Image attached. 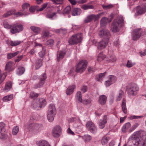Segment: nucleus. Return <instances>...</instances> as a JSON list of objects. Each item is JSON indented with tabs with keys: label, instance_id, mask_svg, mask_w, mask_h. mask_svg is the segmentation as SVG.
<instances>
[{
	"label": "nucleus",
	"instance_id": "1",
	"mask_svg": "<svg viewBox=\"0 0 146 146\" xmlns=\"http://www.w3.org/2000/svg\"><path fill=\"white\" fill-rule=\"evenodd\" d=\"M127 144L128 146H146V132L138 131L130 137Z\"/></svg>",
	"mask_w": 146,
	"mask_h": 146
},
{
	"label": "nucleus",
	"instance_id": "2",
	"mask_svg": "<svg viewBox=\"0 0 146 146\" xmlns=\"http://www.w3.org/2000/svg\"><path fill=\"white\" fill-rule=\"evenodd\" d=\"M124 24L123 17L121 16L113 21L112 24V31L114 33L118 32L119 28L122 27Z\"/></svg>",
	"mask_w": 146,
	"mask_h": 146
},
{
	"label": "nucleus",
	"instance_id": "3",
	"mask_svg": "<svg viewBox=\"0 0 146 146\" xmlns=\"http://www.w3.org/2000/svg\"><path fill=\"white\" fill-rule=\"evenodd\" d=\"M139 88L137 84L134 83L129 84L126 87V91L128 95L134 96L137 93Z\"/></svg>",
	"mask_w": 146,
	"mask_h": 146
},
{
	"label": "nucleus",
	"instance_id": "4",
	"mask_svg": "<svg viewBox=\"0 0 146 146\" xmlns=\"http://www.w3.org/2000/svg\"><path fill=\"white\" fill-rule=\"evenodd\" d=\"M88 64V61L85 60H81L76 66L75 71L77 73H82L86 70Z\"/></svg>",
	"mask_w": 146,
	"mask_h": 146
},
{
	"label": "nucleus",
	"instance_id": "5",
	"mask_svg": "<svg viewBox=\"0 0 146 146\" xmlns=\"http://www.w3.org/2000/svg\"><path fill=\"white\" fill-rule=\"evenodd\" d=\"M56 113L55 106L53 104H50L49 106L47 112V117L50 122H52L54 119V117Z\"/></svg>",
	"mask_w": 146,
	"mask_h": 146
},
{
	"label": "nucleus",
	"instance_id": "6",
	"mask_svg": "<svg viewBox=\"0 0 146 146\" xmlns=\"http://www.w3.org/2000/svg\"><path fill=\"white\" fill-rule=\"evenodd\" d=\"M25 129L29 131L33 130L36 132H38L42 129V125L38 123L30 124L28 125H25Z\"/></svg>",
	"mask_w": 146,
	"mask_h": 146
},
{
	"label": "nucleus",
	"instance_id": "7",
	"mask_svg": "<svg viewBox=\"0 0 146 146\" xmlns=\"http://www.w3.org/2000/svg\"><path fill=\"white\" fill-rule=\"evenodd\" d=\"M82 40V34L78 33L72 35L68 40L70 44H76L81 42Z\"/></svg>",
	"mask_w": 146,
	"mask_h": 146
},
{
	"label": "nucleus",
	"instance_id": "8",
	"mask_svg": "<svg viewBox=\"0 0 146 146\" xmlns=\"http://www.w3.org/2000/svg\"><path fill=\"white\" fill-rule=\"evenodd\" d=\"M143 32L141 28H137L133 30L131 33L132 39L134 41H137L139 39L143 34Z\"/></svg>",
	"mask_w": 146,
	"mask_h": 146
},
{
	"label": "nucleus",
	"instance_id": "9",
	"mask_svg": "<svg viewBox=\"0 0 146 146\" xmlns=\"http://www.w3.org/2000/svg\"><path fill=\"white\" fill-rule=\"evenodd\" d=\"M23 28V25L20 24H15L12 25L10 28V32L15 34L22 31Z\"/></svg>",
	"mask_w": 146,
	"mask_h": 146
},
{
	"label": "nucleus",
	"instance_id": "10",
	"mask_svg": "<svg viewBox=\"0 0 146 146\" xmlns=\"http://www.w3.org/2000/svg\"><path fill=\"white\" fill-rule=\"evenodd\" d=\"M76 97L77 100L80 102L82 103L85 105L91 104L92 100L91 98H89L87 99L82 100V94L80 91H78L76 95Z\"/></svg>",
	"mask_w": 146,
	"mask_h": 146
},
{
	"label": "nucleus",
	"instance_id": "11",
	"mask_svg": "<svg viewBox=\"0 0 146 146\" xmlns=\"http://www.w3.org/2000/svg\"><path fill=\"white\" fill-rule=\"evenodd\" d=\"M99 35L101 37L104 38L103 39L106 40H109L111 36L109 31L105 29L101 30L99 33Z\"/></svg>",
	"mask_w": 146,
	"mask_h": 146
},
{
	"label": "nucleus",
	"instance_id": "12",
	"mask_svg": "<svg viewBox=\"0 0 146 146\" xmlns=\"http://www.w3.org/2000/svg\"><path fill=\"white\" fill-rule=\"evenodd\" d=\"M7 135L5 124L2 122L0 123V138L5 139Z\"/></svg>",
	"mask_w": 146,
	"mask_h": 146
},
{
	"label": "nucleus",
	"instance_id": "13",
	"mask_svg": "<svg viewBox=\"0 0 146 146\" xmlns=\"http://www.w3.org/2000/svg\"><path fill=\"white\" fill-rule=\"evenodd\" d=\"M86 126L89 131L93 134L97 132V129L94 124L91 121H89L86 123Z\"/></svg>",
	"mask_w": 146,
	"mask_h": 146
},
{
	"label": "nucleus",
	"instance_id": "14",
	"mask_svg": "<svg viewBox=\"0 0 146 146\" xmlns=\"http://www.w3.org/2000/svg\"><path fill=\"white\" fill-rule=\"evenodd\" d=\"M100 14L96 16L92 14L87 16L84 20V22L85 23H88L91 22L94 19L97 20L100 16Z\"/></svg>",
	"mask_w": 146,
	"mask_h": 146
},
{
	"label": "nucleus",
	"instance_id": "15",
	"mask_svg": "<svg viewBox=\"0 0 146 146\" xmlns=\"http://www.w3.org/2000/svg\"><path fill=\"white\" fill-rule=\"evenodd\" d=\"M61 129L60 126L57 125L53 129L52 131V135L55 137H59L61 133Z\"/></svg>",
	"mask_w": 146,
	"mask_h": 146
},
{
	"label": "nucleus",
	"instance_id": "16",
	"mask_svg": "<svg viewBox=\"0 0 146 146\" xmlns=\"http://www.w3.org/2000/svg\"><path fill=\"white\" fill-rule=\"evenodd\" d=\"M109 40L103 39L100 41L98 44V48L99 50H101L105 48L107 45Z\"/></svg>",
	"mask_w": 146,
	"mask_h": 146
},
{
	"label": "nucleus",
	"instance_id": "17",
	"mask_svg": "<svg viewBox=\"0 0 146 146\" xmlns=\"http://www.w3.org/2000/svg\"><path fill=\"white\" fill-rule=\"evenodd\" d=\"M107 116L105 115L102 119L100 120L98 125L100 128L103 129L105 127V124L107 123Z\"/></svg>",
	"mask_w": 146,
	"mask_h": 146
},
{
	"label": "nucleus",
	"instance_id": "18",
	"mask_svg": "<svg viewBox=\"0 0 146 146\" xmlns=\"http://www.w3.org/2000/svg\"><path fill=\"white\" fill-rule=\"evenodd\" d=\"M146 11V6L145 5L138 6L136 9V12L138 15L144 14Z\"/></svg>",
	"mask_w": 146,
	"mask_h": 146
},
{
	"label": "nucleus",
	"instance_id": "19",
	"mask_svg": "<svg viewBox=\"0 0 146 146\" xmlns=\"http://www.w3.org/2000/svg\"><path fill=\"white\" fill-rule=\"evenodd\" d=\"M107 100V97L104 95L99 96L98 100V103L101 105H103L106 103Z\"/></svg>",
	"mask_w": 146,
	"mask_h": 146
},
{
	"label": "nucleus",
	"instance_id": "20",
	"mask_svg": "<svg viewBox=\"0 0 146 146\" xmlns=\"http://www.w3.org/2000/svg\"><path fill=\"white\" fill-rule=\"evenodd\" d=\"M82 12L81 10L79 8H74L72 11V14L74 16L79 15Z\"/></svg>",
	"mask_w": 146,
	"mask_h": 146
},
{
	"label": "nucleus",
	"instance_id": "21",
	"mask_svg": "<svg viewBox=\"0 0 146 146\" xmlns=\"http://www.w3.org/2000/svg\"><path fill=\"white\" fill-rule=\"evenodd\" d=\"M13 64L11 62H7L5 66V70L9 72L12 71L14 69L12 68Z\"/></svg>",
	"mask_w": 146,
	"mask_h": 146
},
{
	"label": "nucleus",
	"instance_id": "22",
	"mask_svg": "<svg viewBox=\"0 0 146 146\" xmlns=\"http://www.w3.org/2000/svg\"><path fill=\"white\" fill-rule=\"evenodd\" d=\"M76 86L75 85H72L69 86L67 89L66 93L68 95H70L74 92V90Z\"/></svg>",
	"mask_w": 146,
	"mask_h": 146
},
{
	"label": "nucleus",
	"instance_id": "23",
	"mask_svg": "<svg viewBox=\"0 0 146 146\" xmlns=\"http://www.w3.org/2000/svg\"><path fill=\"white\" fill-rule=\"evenodd\" d=\"M31 105L34 109L36 110H38L40 108L37 100H33L32 103Z\"/></svg>",
	"mask_w": 146,
	"mask_h": 146
},
{
	"label": "nucleus",
	"instance_id": "24",
	"mask_svg": "<svg viewBox=\"0 0 146 146\" xmlns=\"http://www.w3.org/2000/svg\"><path fill=\"white\" fill-rule=\"evenodd\" d=\"M36 144L37 146H51L47 141L44 140L40 141Z\"/></svg>",
	"mask_w": 146,
	"mask_h": 146
},
{
	"label": "nucleus",
	"instance_id": "25",
	"mask_svg": "<svg viewBox=\"0 0 146 146\" xmlns=\"http://www.w3.org/2000/svg\"><path fill=\"white\" fill-rule=\"evenodd\" d=\"M121 107L124 113L126 114L127 113V109L126 107V99L123 98L122 100L121 104Z\"/></svg>",
	"mask_w": 146,
	"mask_h": 146
},
{
	"label": "nucleus",
	"instance_id": "26",
	"mask_svg": "<svg viewBox=\"0 0 146 146\" xmlns=\"http://www.w3.org/2000/svg\"><path fill=\"white\" fill-rule=\"evenodd\" d=\"M68 121L70 122H75L77 123H80L81 122L79 118L78 117L70 118Z\"/></svg>",
	"mask_w": 146,
	"mask_h": 146
},
{
	"label": "nucleus",
	"instance_id": "27",
	"mask_svg": "<svg viewBox=\"0 0 146 146\" xmlns=\"http://www.w3.org/2000/svg\"><path fill=\"white\" fill-rule=\"evenodd\" d=\"M39 104L40 106V108L44 107L46 105V100L42 98H40L38 100Z\"/></svg>",
	"mask_w": 146,
	"mask_h": 146
},
{
	"label": "nucleus",
	"instance_id": "28",
	"mask_svg": "<svg viewBox=\"0 0 146 146\" xmlns=\"http://www.w3.org/2000/svg\"><path fill=\"white\" fill-rule=\"evenodd\" d=\"M110 137L106 136H104L102 138L101 140V143L102 145H105L107 144L109 140H110Z\"/></svg>",
	"mask_w": 146,
	"mask_h": 146
},
{
	"label": "nucleus",
	"instance_id": "29",
	"mask_svg": "<svg viewBox=\"0 0 146 146\" xmlns=\"http://www.w3.org/2000/svg\"><path fill=\"white\" fill-rule=\"evenodd\" d=\"M25 71V68L22 66H20L17 70V74L18 75H21L23 74Z\"/></svg>",
	"mask_w": 146,
	"mask_h": 146
},
{
	"label": "nucleus",
	"instance_id": "30",
	"mask_svg": "<svg viewBox=\"0 0 146 146\" xmlns=\"http://www.w3.org/2000/svg\"><path fill=\"white\" fill-rule=\"evenodd\" d=\"M42 65V60L41 59H38L36 61L35 65V68L38 69L40 68Z\"/></svg>",
	"mask_w": 146,
	"mask_h": 146
},
{
	"label": "nucleus",
	"instance_id": "31",
	"mask_svg": "<svg viewBox=\"0 0 146 146\" xmlns=\"http://www.w3.org/2000/svg\"><path fill=\"white\" fill-rule=\"evenodd\" d=\"M20 52L19 51H17V52L13 53H8L7 54V59H9L15 57Z\"/></svg>",
	"mask_w": 146,
	"mask_h": 146
},
{
	"label": "nucleus",
	"instance_id": "32",
	"mask_svg": "<svg viewBox=\"0 0 146 146\" xmlns=\"http://www.w3.org/2000/svg\"><path fill=\"white\" fill-rule=\"evenodd\" d=\"M65 53L64 52L61 51L59 53V54H57V61L58 62L63 58Z\"/></svg>",
	"mask_w": 146,
	"mask_h": 146
},
{
	"label": "nucleus",
	"instance_id": "33",
	"mask_svg": "<svg viewBox=\"0 0 146 146\" xmlns=\"http://www.w3.org/2000/svg\"><path fill=\"white\" fill-rule=\"evenodd\" d=\"M56 12H53L51 13H48L46 16L47 18L50 19H53L56 17Z\"/></svg>",
	"mask_w": 146,
	"mask_h": 146
},
{
	"label": "nucleus",
	"instance_id": "34",
	"mask_svg": "<svg viewBox=\"0 0 146 146\" xmlns=\"http://www.w3.org/2000/svg\"><path fill=\"white\" fill-rule=\"evenodd\" d=\"M44 81L40 80L39 82L37 83L34 85V88L35 89H37L42 87L44 84Z\"/></svg>",
	"mask_w": 146,
	"mask_h": 146
},
{
	"label": "nucleus",
	"instance_id": "35",
	"mask_svg": "<svg viewBox=\"0 0 146 146\" xmlns=\"http://www.w3.org/2000/svg\"><path fill=\"white\" fill-rule=\"evenodd\" d=\"M131 127V124L129 122L126 123L124 125L122 128V131L123 132H125L126 131Z\"/></svg>",
	"mask_w": 146,
	"mask_h": 146
},
{
	"label": "nucleus",
	"instance_id": "36",
	"mask_svg": "<svg viewBox=\"0 0 146 146\" xmlns=\"http://www.w3.org/2000/svg\"><path fill=\"white\" fill-rule=\"evenodd\" d=\"M106 73V72H105L104 73L99 74L96 77V78L97 81H101L102 80V79L104 77Z\"/></svg>",
	"mask_w": 146,
	"mask_h": 146
},
{
	"label": "nucleus",
	"instance_id": "37",
	"mask_svg": "<svg viewBox=\"0 0 146 146\" xmlns=\"http://www.w3.org/2000/svg\"><path fill=\"white\" fill-rule=\"evenodd\" d=\"M13 98V95L12 94H11L4 97L3 98V100L4 102H7L11 100Z\"/></svg>",
	"mask_w": 146,
	"mask_h": 146
},
{
	"label": "nucleus",
	"instance_id": "38",
	"mask_svg": "<svg viewBox=\"0 0 146 146\" xmlns=\"http://www.w3.org/2000/svg\"><path fill=\"white\" fill-rule=\"evenodd\" d=\"M124 92L122 90H120L118 92V95L116 97V100L117 101H119L122 98Z\"/></svg>",
	"mask_w": 146,
	"mask_h": 146
},
{
	"label": "nucleus",
	"instance_id": "39",
	"mask_svg": "<svg viewBox=\"0 0 146 146\" xmlns=\"http://www.w3.org/2000/svg\"><path fill=\"white\" fill-rule=\"evenodd\" d=\"M22 41L20 40H15L10 41V45L12 46H14L19 45L21 42Z\"/></svg>",
	"mask_w": 146,
	"mask_h": 146
},
{
	"label": "nucleus",
	"instance_id": "40",
	"mask_svg": "<svg viewBox=\"0 0 146 146\" xmlns=\"http://www.w3.org/2000/svg\"><path fill=\"white\" fill-rule=\"evenodd\" d=\"M15 14V10H13L9 11L6 13H5L3 15V17H8L12 15Z\"/></svg>",
	"mask_w": 146,
	"mask_h": 146
},
{
	"label": "nucleus",
	"instance_id": "41",
	"mask_svg": "<svg viewBox=\"0 0 146 146\" xmlns=\"http://www.w3.org/2000/svg\"><path fill=\"white\" fill-rule=\"evenodd\" d=\"M71 8L70 6H67L64 9L63 11V14L64 15L68 14L70 12Z\"/></svg>",
	"mask_w": 146,
	"mask_h": 146
},
{
	"label": "nucleus",
	"instance_id": "42",
	"mask_svg": "<svg viewBox=\"0 0 146 146\" xmlns=\"http://www.w3.org/2000/svg\"><path fill=\"white\" fill-rule=\"evenodd\" d=\"M116 58L115 56L114 55H111L108 57L107 61H109L110 62H113L116 61Z\"/></svg>",
	"mask_w": 146,
	"mask_h": 146
},
{
	"label": "nucleus",
	"instance_id": "43",
	"mask_svg": "<svg viewBox=\"0 0 146 146\" xmlns=\"http://www.w3.org/2000/svg\"><path fill=\"white\" fill-rule=\"evenodd\" d=\"M108 80L112 84L114 83L116 80V78L113 75H110L108 76Z\"/></svg>",
	"mask_w": 146,
	"mask_h": 146
},
{
	"label": "nucleus",
	"instance_id": "44",
	"mask_svg": "<svg viewBox=\"0 0 146 146\" xmlns=\"http://www.w3.org/2000/svg\"><path fill=\"white\" fill-rule=\"evenodd\" d=\"M49 35V32L48 31H43L41 34V37L42 38H48Z\"/></svg>",
	"mask_w": 146,
	"mask_h": 146
},
{
	"label": "nucleus",
	"instance_id": "45",
	"mask_svg": "<svg viewBox=\"0 0 146 146\" xmlns=\"http://www.w3.org/2000/svg\"><path fill=\"white\" fill-rule=\"evenodd\" d=\"M105 57V56L103 54V52H101L98 56L97 60L98 61H101L103 60Z\"/></svg>",
	"mask_w": 146,
	"mask_h": 146
},
{
	"label": "nucleus",
	"instance_id": "46",
	"mask_svg": "<svg viewBox=\"0 0 146 146\" xmlns=\"http://www.w3.org/2000/svg\"><path fill=\"white\" fill-rule=\"evenodd\" d=\"M54 42V40L50 39L47 41L45 42V44L46 45L48 46H52L53 45Z\"/></svg>",
	"mask_w": 146,
	"mask_h": 146
},
{
	"label": "nucleus",
	"instance_id": "47",
	"mask_svg": "<svg viewBox=\"0 0 146 146\" xmlns=\"http://www.w3.org/2000/svg\"><path fill=\"white\" fill-rule=\"evenodd\" d=\"M135 64V62H132L131 60H128L126 66L128 68H130L134 66Z\"/></svg>",
	"mask_w": 146,
	"mask_h": 146
},
{
	"label": "nucleus",
	"instance_id": "48",
	"mask_svg": "<svg viewBox=\"0 0 146 146\" xmlns=\"http://www.w3.org/2000/svg\"><path fill=\"white\" fill-rule=\"evenodd\" d=\"M30 28L34 32L36 33H38L40 31V29L39 27L35 26H31Z\"/></svg>",
	"mask_w": 146,
	"mask_h": 146
},
{
	"label": "nucleus",
	"instance_id": "49",
	"mask_svg": "<svg viewBox=\"0 0 146 146\" xmlns=\"http://www.w3.org/2000/svg\"><path fill=\"white\" fill-rule=\"evenodd\" d=\"M81 8L84 10H87L89 9H92L94 8V7L92 5H83L81 6Z\"/></svg>",
	"mask_w": 146,
	"mask_h": 146
},
{
	"label": "nucleus",
	"instance_id": "50",
	"mask_svg": "<svg viewBox=\"0 0 146 146\" xmlns=\"http://www.w3.org/2000/svg\"><path fill=\"white\" fill-rule=\"evenodd\" d=\"M12 84L11 82H7L5 84V89L6 90H9L11 88Z\"/></svg>",
	"mask_w": 146,
	"mask_h": 146
},
{
	"label": "nucleus",
	"instance_id": "51",
	"mask_svg": "<svg viewBox=\"0 0 146 146\" xmlns=\"http://www.w3.org/2000/svg\"><path fill=\"white\" fill-rule=\"evenodd\" d=\"M4 27L7 29H10L12 25H9L8 22L6 20H4L3 23Z\"/></svg>",
	"mask_w": 146,
	"mask_h": 146
},
{
	"label": "nucleus",
	"instance_id": "52",
	"mask_svg": "<svg viewBox=\"0 0 146 146\" xmlns=\"http://www.w3.org/2000/svg\"><path fill=\"white\" fill-rule=\"evenodd\" d=\"M47 78V76L46 75V74L45 73H44L42 75H41L39 77V79L40 80H42V81L45 82V80Z\"/></svg>",
	"mask_w": 146,
	"mask_h": 146
},
{
	"label": "nucleus",
	"instance_id": "53",
	"mask_svg": "<svg viewBox=\"0 0 146 146\" xmlns=\"http://www.w3.org/2000/svg\"><path fill=\"white\" fill-rule=\"evenodd\" d=\"M46 50L42 48V50L38 53L39 56L41 58H42L45 54Z\"/></svg>",
	"mask_w": 146,
	"mask_h": 146
},
{
	"label": "nucleus",
	"instance_id": "54",
	"mask_svg": "<svg viewBox=\"0 0 146 146\" xmlns=\"http://www.w3.org/2000/svg\"><path fill=\"white\" fill-rule=\"evenodd\" d=\"M19 128L17 126L14 127L13 129L12 133L14 135H16L18 132Z\"/></svg>",
	"mask_w": 146,
	"mask_h": 146
},
{
	"label": "nucleus",
	"instance_id": "55",
	"mask_svg": "<svg viewBox=\"0 0 146 146\" xmlns=\"http://www.w3.org/2000/svg\"><path fill=\"white\" fill-rule=\"evenodd\" d=\"M30 5L29 3H24L22 5L23 11H26V10L27 9L28 7Z\"/></svg>",
	"mask_w": 146,
	"mask_h": 146
},
{
	"label": "nucleus",
	"instance_id": "56",
	"mask_svg": "<svg viewBox=\"0 0 146 146\" xmlns=\"http://www.w3.org/2000/svg\"><path fill=\"white\" fill-rule=\"evenodd\" d=\"M107 19L106 17H103L101 20L100 24L102 25H104L107 23Z\"/></svg>",
	"mask_w": 146,
	"mask_h": 146
},
{
	"label": "nucleus",
	"instance_id": "57",
	"mask_svg": "<svg viewBox=\"0 0 146 146\" xmlns=\"http://www.w3.org/2000/svg\"><path fill=\"white\" fill-rule=\"evenodd\" d=\"M83 137L85 141L87 142L89 141L92 139V137L90 135L88 134L84 135Z\"/></svg>",
	"mask_w": 146,
	"mask_h": 146
},
{
	"label": "nucleus",
	"instance_id": "58",
	"mask_svg": "<svg viewBox=\"0 0 146 146\" xmlns=\"http://www.w3.org/2000/svg\"><path fill=\"white\" fill-rule=\"evenodd\" d=\"M88 88L87 86L86 85L82 86L81 88V90L83 93H85L88 90Z\"/></svg>",
	"mask_w": 146,
	"mask_h": 146
},
{
	"label": "nucleus",
	"instance_id": "59",
	"mask_svg": "<svg viewBox=\"0 0 146 146\" xmlns=\"http://www.w3.org/2000/svg\"><path fill=\"white\" fill-rule=\"evenodd\" d=\"M30 97L32 98L37 97L38 96V95L37 93L34 92H31L30 93Z\"/></svg>",
	"mask_w": 146,
	"mask_h": 146
},
{
	"label": "nucleus",
	"instance_id": "60",
	"mask_svg": "<svg viewBox=\"0 0 146 146\" xmlns=\"http://www.w3.org/2000/svg\"><path fill=\"white\" fill-rule=\"evenodd\" d=\"M143 116L142 115L140 116H136L135 115H132L130 117V119H137L138 118H142Z\"/></svg>",
	"mask_w": 146,
	"mask_h": 146
},
{
	"label": "nucleus",
	"instance_id": "61",
	"mask_svg": "<svg viewBox=\"0 0 146 146\" xmlns=\"http://www.w3.org/2000/svg\"><path fill=\"white\" fill-rule=\"evenodd\" d=\"M113 7V5L111 4H109L108 5H104L103 7L104 9H109Z\"/></svg>",
	"mask_w": 146,
	"mask_h": 146
},
{
	"label": "nucleus",
	"instance_id": "62",
	"mask_svg": "<svg viewBox=\"0 0 146 146\" xmlns=\"http://www.w3.org/2000/svg\"><path fill=\"white\" fill-rule=\"evenodd\" d=\"M23 55H21L20 56H18L17 58L15 59V61L16 62H19L23 58Z\"/></svg>",
	"mask_w": 146,
	"mask_h": 146
},
{
	"label": "nucleus",
	"instance_id": "63",
	"mask_svg": "<svg viewBox=\"0 0 146 146\" xmlns=\"http://www.w3.org/2000/svg\"><path fill=\"white\" fill-rule=\"evenodd\" d=\"M104 84L106 87H108L110 86L112 84L108 80L105 82Z\"/></svg>",
	"mask_w": 146,
	"mask_h": 146
},
{
	"label": "nucleus",
	"instance_id": "64",
	"mask_svg": "<svg viewBox=\"0 0 146 146\" xmlns=\"http://www.w3.org/2000/svg\"><path fill=\"white\" fill-rule=\"evenodd\" d=\"M29 11L31 13H34L36 11V8L34 7L31 6L29 8Z\"/></svg>",
	"mask_w": 146,
	"mask_h": 146
}]
</instances>
